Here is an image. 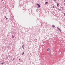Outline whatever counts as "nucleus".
I'll return each mask as SVG.
<instances>
[{
	"label": "nucleus",
	"mask_w": 65,
	"mask_h": 65,
	"mask_svg": "<svg viewBox=\"0 0 65 65\" xmlns=\"http://www.w3.org/2000/svg\"><path fill=\"white\" fill-rule=\"evenodd\" d=\"M37 5H38V6H39L37 7L38 8H40V5H39V4H37Z\"/></svg>",
	"instance_id": "obj_1"
},
{
	"label": "nucleus",
	"mask_w": 65,
	"mask_h": 65,
	"mask_svg": "<svg viewBox=\"0 0 65 65\" xmlns=\"http://www.w3.org/2000/svg\"><path fill=\"white\" fill-rule=\"evenodd\" d=\"M47 52H49V51H50V49L49 48H47Z\"/></svg>",
	"instance_id": "obj_2"
},
{
	"label": "nucleus",
	"mask_w": 65,
	"mask_h": 65,
	"mask_svg": "<svg viewBox=\"0 0 65 65\" xmlns=\"http://www.w3.org/2000/svg\"><path fill=\"white\" fill-rule=\"evenodd\" d=\"M57 29H58V30H59L60 31V32L61 31V30H60V29H59V27H58L57 28Z\"/></svg>",
	"instance_id": "obj_3"
},
{
	"label": "nucleus",
	"mask_w": 65,
	"mask_h": 65,
	"mask_svg": "<svg viewBox=\"0 0 65 65\" xmlns=\"http://www.w3.org/2000/svg\"><path fill=\"white\" fill-rule=\"evenodd\" d=\"M5 18L6 19V20H7V21H8V19H7V18H6V17H5Z\"/></svg>",
	"instance_id": "obj_4"
},
{
	"label": "nucleus",
	"mask_w": 65,
	"mask_h": 65,
	"mask_svg": "<svg viewBox=\"0 0 65 65\" xmlns=\"http://www.w3.org/2000/svg\"><path fill=\"white\" fill-rule=\"evenodd\" d=\"M59 10V11H62V10H61V9H58Z\"/></svg>",
	"instance_id": "obj_5"
},
{
	"label": "nucleus",
	"mask_w": 65,
	"mask_h": 65,
	"mask_svg": "<svg viewBox=\"0 0 65 65\" xmlns=\"http://www.w3.org/2000/svg\"><path fill=\"white\" fill-rule=\"evenodd\" d=\"M52 27H53V28H55V26L54 25H53Z\"/></svg>",
	"instance_id": "obj_6"
},
{
	"label": "nucleus",
	"mask_w": 65,
	"mask_h": 65,
	"mask_svg": "<svg viewBox=\"0 0 65 65\" xmlns=\"http://www.w3.org/2000/svg\"><path fill=\"white\" fill-rule=\"evenodd\" d=\"M25 52H23L22 54V55H24V53Z\"/></svg>",
	"instance_id": "obj_7"
},
{
	"label": "nucleus",
	"mask_w": 65,
	"mask_h": 65,
	"mask_svg": "<svg viewBox=\"0 0 65 65\" xmlns=\"http://www.w3.org/2000/svg\"><path fill=\"white\" fill-rule=\"evenodd\" d=\"M47 4V2H46L45 3V4Z\"/></svg>",
	"instance_id": "obj_8"
},
{
	"label": "nucleus",
	"mask_w": 65,
	"mask_h": 65,
	"mask_svg": "<svg viewBox=\"0 0 65 65\" xmlns=\"http://www.w3.org/2000/svg\"><path fill=\"white\" fill-rule=\"evenodd\" d=\"M14 58L12 60V61H13V60H14Z\"/></svg>",
	"instance_id": "obj_9"
},
{
	"label": "nucleus",
	"mask_w": 65,
	"mask_h": 65,
	"mask_svg": "<svg viewBox=\"0 0 65 65\" xmlns=\"http://www.w3.org/2000/svg\"><path fill=\"white\" fill-rule=\"evenodd\" d=\"M22 47L23 50H24V47Z\"/></svg>",
	"instance_id": "obj_10"
},
{
	"label": "nucleus",
	"mask_w": 65,
	"mask_h": 65,
	"mask_svg": "<svg viewBox=\"0 0 65 65\" xmlns=\"http://www.w3.org/2000/svg\"><path fill=\"white\" fill-rule=\"evenodd\" d=\"M4 64V62H3L1 63L2 65H3V64Z\"/></svg>",
	"instance_id": "obj_11"
},
{
	"label": "nucleus",
	"mask_w": 65,
	"mask_h": 65,
	"mask_svg": "<svg viewBox=\"0 0 65 65\" xmlns=\"http://www.w3.org/2000/svg\"><path fill=\"white\" fill-rule=\"evenodd\" d=\"M57 6H58V5H59V4H57Z\"/></svg>",
	"instance_id": "obj_12"
},
{
	"label": "nucleus",
	"mask_w": 65,
	"mask_h": 65,
	"mask_svg": "<svg viewBox=\"0 0 65 65\" xmlns=\"http://www.w3.org/2000/svg\"><path fill=\"white\" fill-rule=\"evenodd\" d=\"M12 38H14V36H13L12 37Z\"/></svg>",
	"instance_id": "obj_13"
},
{
	"label": "nucleus",
	"mask_w": 65,
	"mask_h": 65,
	"mask_svg": "<svg viewBox=\"0 0 65 65\" xmlns=\"http://www.w3.org/2000/svg\"><path fill=\"white\" fill-rule=\"evenodd\" d=\"M53 8H54L55 7L53 6L52 7Z\"/></svg>",
	"instance_id": "obj_14"
},
{
	"label": "nucleus",
	"mask_w": 65,
	"mask_h": 65,
	"mask_svg": "<svg viewBox=\"0 0 65 65\" xmlns=\"http://www.w3.org/2000/svg\"><path fill=\"white\" fill-rule=\"evenodd\" d=\"M64 3H65L64 5H65V0H64Z\"/></svg>",
	"instance_id": "obj_15"
},
{
	"label": "nucleus",
	"mask_w": 65,
	"mask_h": 65,
	"mask_svg": "<svg viewBox=\"0 0 65 65\" xmlns=\"http://www.w3.org/2000/svg\"><path fill=\"white\" fill-rule=\"evenodd\" d=\"M22 47H24V45H22Z\"/></svg>",
	"instance_id": "obj_16"
},
{
	"label": "nucleus",
	"mask_w": 65,
	"mask_h": 65,
	"mask_svg": "<svg viewBox=\"0 0 65 65\" xmlns=\"http://www.w3.org/2000/svg\"><path fill=\"white\" fill-rule=\"evenodd\" d=\"M35 40H37V39H35Z\"/></svg>",
	"instance_id": "obj_17"
},
{
	"label": "nucleus",
	"mask_w": 65,
	"mask_h": 65,
	"mask_svg": "<svg viewBox=\"0 0 65 65\" xmlns=\"http://www.w3.org/2000/svg\"><path fill=\"white\" fill-rule=\"evenodd\" d=\"M19 60L20 61H21V59H19Z\"/></svg>",
	"instance_id": "obj_18"
},
{
	"label": "nucleus",
	"mask_w": 65,
	"mask_h": 65,
	"mask_svg": "<svg viewBox=\"0 0 65 65\" xmlns=\"http://www.w3.org/2000/svg\"><path fill=\"white\" fill-rule=\"evenodd\" d=\"M54 1H56V0H54Z\"/></svg>",
	"instance_id": "obj_19"
},
{
	"label": "nucleus",
	"mask_w": 65,
	"mask_h": 65,
	"mask_svg": "<svg viewBox=\"0 0 65 65\" xmlns=\"http://www.w3.org/2000/svg\"><path fill=\"white\" fill-rule=\"evenodd\" d=\"M51 56H52V55H51Z\"/></svg>",
	"instance_id": "obj_20"
}]
</instances>
